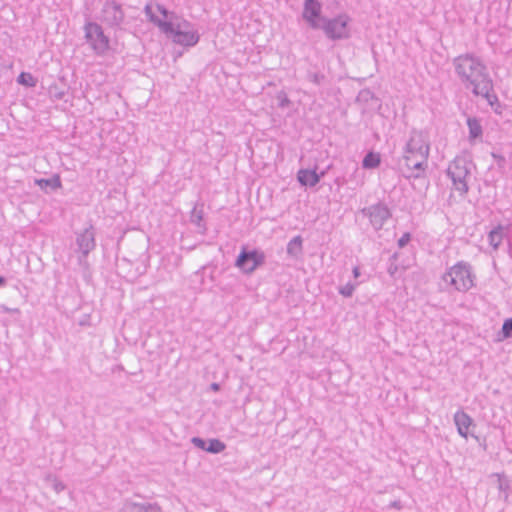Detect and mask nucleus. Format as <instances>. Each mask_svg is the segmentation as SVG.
Masks as SVG:
<instances>
[{
  "mask_svg": "<svg viewBox=\"0 0 512 512\" xmlns=\"http://www.w3.org/2000/svg\"><path fill=\"white\" fill-rule=\"evenodd\" d=\"M17 83L19 85L25 86V87H35L37 84V79L30 73V72H24L22 71L17 79Z\"/></svg>",
  "mask_w": 512,
  "mask_h": 512,
  "instance_id": "cd10ccee",
  "label": "nucleus"
},
{
  "mask_svg": "<svg viewBox=\"0 0 512 512\" xmlns=\"http://www.w3.org/2000/svg\"><path fill=\"white\" fill-rule=\"evenodd\" d=\"M144 13L148 21L158 27L160 32H189V22L161 4L147 3Z\"/></svg>",
  "mask_w": 512,
  "mask_h": 512,
  "instance_id": "f257e3e1",
  "label": "nucleus"
},
{
  "mask_svg": "<svg viewBox=\"0 0 512 512\" xmlns=\"http://www.w3.org/2000/svg\"><path fill=\"white\" fill-rule=\"evenodd\" d=\"M53 487H54V490H55L57 493H59V492H61V491H63V490L65 489V485H64V483H63V482H61V481H59V480H57V479H55V480H54Z\"/></svg>",
  "mask_w": 512,
  "mask_h": 512,
  "instance_id": "58836bf2",
  "label": "nucleus"
},
{
  "mask_svg": "<svg viewBox=\"0 0 512 512\" xmlns=\"http://www.w3.org/2000/svg\"><path fill=\"white\" fill-rule=\"evenodd\" d=\"M329 168H330V166H328L326 169H324V170H322V171H320V172L318 173L319 181H320V180H321V179L326 175L327 170H328Z\"/></svg>",
  "mask_w": 512,
  "mask_h": 512,
  "instance_id": "c03bdc74",
  "label": "nucleus"
},
{
  "mask_svg": "<svg viewBox=\"0 0 512 512\" xmlns=\"http://www.w3.org/2000/svg\"><path fill=\"white\" fill-rule=\"evenodd\" d=\"M191 443L194 447L211 454H219L226 449V444L218 438H210L206 440L195 436L192 437Z\"/></svg>",
  "mask_w": 512,
  "mask_h": 512,
  "instance_id": "ddd939ff",
  "label": "nucleus"
},
{
  "mask_svg": "<svg viewBox=\"0 0 512 512\" xmlns=\"http://www.w3.org/2000/svg\"><path fill=\"white\" fill-rule=\"evenodd\" d=\"M297 181L302 187L312 188L319 183L317 166L312 169H299L297 172Z\"/></svg>",
  "mask_w": 512,
  "mask_h": 512,
  "instance_id": "f3484780",
  "label": "nucleus"
},
{
  "mask_svg": "<svg viewBox=\"0 0 512 512\" xmlns=\"http://www.w3.org/2000/svg\"><path fill=\"white\" fill-rule=\"evenodd\" d=\"M498 336L499 339H507L512 337V317L504 321Z\"/></svg>",
  "mask_w": 512,
  "mask_h": 512,
  "instance_id": "2f4dec72",
  "label": "nucleus"
},
{
  "mask_svg": "<svg viewBox=\"0 0 512 512\" xmlns=\"http://www.w3.org/2000/svg\"><path fill=\"white\" fill-rule=\"evenodd\" d=\"M287 254L292 258H299L303 254V238L301 235H296L287 244Z\"/></svg>",
  "mask_w": 512,
  "mask_h": 512,
  "instance_id": "b1692460",
  "label": "nucleus"
},
{
  "mask_svg": "<svg viewBox=\"0 0 512 512\" xmlns=\"http://www.w3.org/2000/svg\"><path fill=\"white\" fill-rule=\"evenodd\" d=\"M497 158L499 159V162H500V163H501V162H504V158H503V157L499 156V157H497Z\"/></svg>",
  "mask_w": 512,
  "mask_h": 512,
  "instance_id": "09e8293b",
  "label": "nucleus"
},
{
  "mask_svg": "<svg viewBox=\"0 0 512 512\" xmlns=\"http://www.w3.org/2000/svg\"><path fill=\"white\" fill-rule=\"evenodd\" d=\"M471 162H467L465 158L456 157L449 165L447 174L450 176L456 190L461 193L468 191L466 178L470 174Z\"/></svg>",
  "mask_w": 512,
  "mask_h": 512,
  "instance_id": "39448f33",
  "label": "nucleus"
},
{
  "mask_svg": "<svg viewBox=\"0 0 512 512\" xmlns=\"http://www.w3.org/2000/svg\"><path fill=\"white\" fill-rule=\"evenodd\" d=\"M388 508L401 510L403 508V505L400 500H394V501L390 502V504L388 505Z\"/></svg>",
  "mask_w": 512,
  "mask_h": 512,
  "instance_id": "ea45409f",
  "label": "nucleus"
},
{
  "mask_svg": "<svg viewBox=\"0 0 512 512\" xmlns=\"http://www.w3.org/2000/svg\"><path fill=\"white\" fill-rule=\"evenodd\" d=\"M265 253L258 249H249L247 245H243L237 255L234 265L246 275L252 274L258 267L265 263Z\"/></svg>",
  "mask_w": 512,
  "mask_h": 512,
  "instance_id": "20e7f679",
  "label": "nucleus"
},
{
  "mask_svg": "<svg viewBox=\"0 0 512 512\" xmlns=\"http://www.w3.org/2000/svg\"><path fill=\"white\" fill-rule=\"evenodd\" d=\"M349 17L347 15H339L332 19L322 20L324 32H341L347 25Z\"/></svg>",
  "mask_w": 512,
  "mask_h": 512,
  "instance_id": "aec40b11",
  "label": "nucleus"
},
{
  "mask_svg": "<svg viewBox=\"0 0 512 512\" xmlns=\"http://www.w3.org/2000/svg\"><path fill=\"white\" fill-rule=\"evenodd\" d=\"M221 389V385L217 382H213L210 384V390L214 391V392H218L220 391Z\"/></svg>",
  "mask_w": 512,
  "mask_h": 512,
  "instance_id": "79ce46f5",
  "label": "nucleus"
},
{
  "mask_svg": "<svg viewBox=\"0 0 512 512\" xmlns=\"http://www.w3.org/2000/svg\"><path fill=\"white\" fill-rule=\"evenodd\" d=\"M504 237V227L499 225L492 229L488 234L489 244L493 249H497Z\"/></svg>",
  "mask_w": 512,
  "mask_h": 512,
  "instance_id": "a878e982",
  "label": "nucleus"
},
{
  "mask_svg": "<svg viewBox=\"0 0 512 512\" xmlns=\"http://www.w3.org/2000/svg\"><path fill=\"white\" fill-rule=\"evenodd\" d=\"M85 43L94 51L98 56H104L112 48L111 40L107 34H84Z\"/></svg>",
  "mask_w": 512,
  "mask_h": 512,
  "instance_id": "9b49d317",
  "label": "nucleus"
},
{
  "mask_svg": "<svg viewBox=\"0 0 512 512\" xmlns=\"http://www.w3.org/2000/svg\"><path fill=\"white\" fill-rule=\"evenodd\" d=\"M203 203L197 202L193 209L190 212V221L192 224L196 225L198 227V232L202 235L206 234L207 227L204 222V212H203Z\"/></svg>",
  "mask_w": 512,
  "mask_h": 512,
  "instance_id": "412c9836",
  "label": "nucleus"
},
{
  "mask_svg": "<svg viewBox=\"0 0 512 512\" xmlns=\"http://www.w3.org/2000/svg\"><path fill=\"white\" fill-rule=\"evenodd\" d=\"M167 37L166 46L170 45V53L174 61L180 58L185 50L195 46L200 39V34H165Z\"/></svg>",
  "mask_w": 512,
  "mask_h": 512,
  "instance_id": "423d86ee",
  "label": "nucleus"
},
{
  "mask_svg": "<svg viewBox=\"0 0 512 512\" xmlns=\"http://www.w3.org/2000/svg\"><path fill=\"white\" fill-rule=\"evenodd\" d=\"M328 41H329V47L333 48V42L340 39H348L350 34H325Z\"/></svg>",
  "mask_w": 512,
  "mask_h": 512,
  "instance_id": "72a5a7b5",
  "label": "nucleus"
},
{
  "mask_svg": "<svg viewBox=\"0 0 512 512\" xmlns=\"http://www.w3.org/2000/svg\"><path fill=\"white\" fill-rule=\"evenodd\" d=\"M96 231L92 224H89L82 232L77 233L76 244L79 248L83 257H87L88 254L96 247Z\"/></svg>",
  "mask_w": 512,
  "mask_h": 512,
  "instance_id": "f8f14e48",
  "label": "nucleus"
},
{
  "mask_svg": "<svg viewBox=\"0 0 512 512\" xmlns=\"http://www.w3.org/2000/svg\"><path fill=\"white\" fill-rule=\"evenodd\" d=\"M442 280L447 287L451 286L456 291L464 292L474 285L471 267L464 262H458L452 266L444 273Z\"/></svg>",
  "mask_w": 512,
  "mask_h": 512,
  "instance_id": "f03ea898",
  "label": "nucleus"
},
{
  "mask_svg": "<svg viewBox=\"0 0 512 512\" xmlns=\"http://www.w3.org/2000/svg\"><path fill=\"white\" fill-rule=\"evenodd\" d=\"M69 87L64 79V77L58 78L57 82L51 84L48 88L49 97L52 100H62L66 93L68 92Z\"/></svg>",
  "mask_w": 512,
  "mask_h": 512,
  "instance_id": "4be33fe9",
  "label": "nucleus"
},
{
  "mask_svg": "<svg viewBox=\"0 0 512 512\" xmlns=\"http://www.w3.org/2000/svg\"><path fill=\"white\" fill-rule=\"evenodd\" d=\"M277 106L278 108L285 109L292 105V101L289 99L286 91L284 89L278 91L276 93Z\"/></svg>",
  "mask_w": 512,
  "mask_h": 512,
  "instance_id": "c756f323",
  "label": "nucleus"
},
{
  "mask_svg": "<svg viewBox=\"0 0 512 512\" xmlns=\"http://www.w3.org/2000/svg\"><path fill=\"white\" fill-rule=\"evenodd\" d=\"M34 184L46 194L56 191L62 187V181L59 174H53L51 178H35Z\"/></svg>",
  "mask_w": 512,
  "mask_h": 512,
  "instance_id": "a211bd4d",
  "label": "nucleus"
},
{
  "mask_svg": "<svg viewBox=\"0 0 512 512\" xmlns=\"http://www.w3.org/2000/svg\"><path fill=\"white\" fill-rule=\"evenodd\" d=\"M0 310H1V312L7 313V314H17V315L21 314V311L19 308H10L6 305H1Z\"/></svg>",
  "mask_w": 512,
  "mask_h": 512,
  "instance_id": "e433bc0d",
  "label": "nucleus"
},
{
  "mask_svg": "<svg viewBox=\"0 0 512 512\" xmlns=\"http://www.w3.org/2000/svg\"><path fill=\"white\" fill-rule=\"evenodd\" d=\"M334 183L340 188L347 183V180L343 176H338L335 178Z\"/></svg>",
  "mask_w": 512,
  "mask_h": 512,
  "instance_id": "a19ab883",
  "label": "nucleus"
},
{
  "mask_svg": "<svg viewBox=\"0 0 512 512\" xmlns=\"http://www.w3.org/2000/svg\"><path fill=\"white\" fill-rule=\"evenodd\" d=\"M209 277H210V279H211V280H214L213 272L210 274V276H209Z\"/></svg>",
  "mask_w": 512,
  "mask_h": 512,
  "instance_id": "8fccbe9b",
  "label": "nucleus"
},
{
  "mask_svg": "<svg viewBox=\"0 0 512 512\" xmlns=\"http://www.w3.org/2000/svg\"><path fill=\"white\" fill-rule=\"evenodd\" d=\"M119 512H161V507L158 503H137L130 499H126Z\"/></svg>",
  "mask_w": 512,
  "mask_h": 512,
  "instance_id": "dca6fc26",
  "label": "nucleus"
},
{
  "mask_svg": "<svg viewBox=\"0 0 512 512\" xmlns=\"http://www.w3.org/2000/svg\"><path fill=\"white\" fill-rule=\"evenodd\" d=\"M482 84H484V86L482 87V98H485L487 100L488 104L491 106V108L494 110L496 114L501 115L504 106L500 103L498 97L487 89L489 81L485 80V75L483 73Z\"/></svg>",
  "mask_w": 512,
  "mask_h": 512,
  "instance_id": "6ab92c4d",
  "label": "nucleus"
},
{
  "mask_svg": "<svg viewBox=\"0 0 512 512\" xmlns=\"http://www.w3.org/2000/svg\"><path fill=\"white\" fill-rule=\"evenodd\" d=\"M398 256H399V255H398V253H397V252L393 253V254L390 256V258H389V262L394 261V262L396 263V261H397V259H398Z\"/></svg>",
  "mask_w": 512,
  "mask_h": 512,
  "instance_id": "a18cd8bd",
  "label": "nucleus"
},
{
  "mask_svg": "<svg viewBox=\"0 0 512 512\" xmlns=\"http://www.w3.org/2000/svg\"><path fill=\"white\" fill-rule=\"evenodd\" d=\"M124 18V13L122 11L121 5L116 1H106L103 5L101 12V19L103 22L107 23L109 26L114 27L118 26Z\"/></svg>",
  "mask_w": 512,
  "mask_h": 512,
  "instance_id": "9d476101",
  "label": "nucleus"
},
{
  "mask_svg": "<svg viewBox=\"0 0 512 512\" xmlns=\"http://www.w3.org/2000/svg\"><path fill=\"white\" fill-rule=\"evenodd\" d=\"M429 151L430 145L426 140L425 133L412 129L410 138L404 147V152L414 153L415 155L427 154V157H429Z\"/></svg>",
  "mask_w": 512,
  "mask_h": 512,
  "instance_id": "1a4fd4ad",
  "label": "nucleus"
},
{
  "mask_svg": "<svg viewBox=\"0 0 512 512\" xmlns=\"http://www.w3.org/2000/svg\"><path fill=\"white\" fill-rule=\"evenodd\" d=\"M480 60L474 59L470 56L458 57L455 61V70L463 82L473 85L472 92L478 96L480 95L479 84L477 77L480 75Z\"/></svg>",
  "mask_w": 512,
  "mask_h": 512,
  "instance_id": "7ed1b4c3",
  "label": "nucleus"
},
{
  "mask_svg": "<svg viewBox=\"0 0 512 512\" xmlns=\"http://www.w3.org/2000/svg\"><path fill=\"white\" fill-rule=\"evenodd\" d=\"M306 79L309 82H311L317 86H320L327 81V77L324 73H322L320 71H311V70L307 71Z\"/></svg>",
  "mask_w": 512,
  "mask_h": 512,
  "instance_id": "c85d7f7f",
  "label": "nucleus"
},
{
  "mask_svg": "<svg viewBox=\"0 0 512 512\" xmlns=\"http://www.w3.org/2000/svg\"><path fill=\"white\" fill-rule=\"evenodd\" d=\"M206 268H207V266H203L197 273L199 274L200 272L204 271Z\"/></svg>",
  "mask_w": 512,
  "mask_h": 512,
  "instance_id": "de8ad7c7",
  "label": "nucleus"
},
{
  "mask_svg": "<svg viewBox=\"0 0 512 512\" xmlns=\"http://www.w3.org/2000/svg\"><path fill=\"white\" fill-rule=\"evenodd\" d=\"M86 32H91V28L94 29L93 32H102V29H101V26H99L98 24L96 23H88L86 26Z\"/></svg>",
  "mask_w": 512,
  "mask_h": 512,
  "instance_id": "4c0bfd02",
  "label": "nucleus"
},
{
  "mask_svg": "<svg viewBox=\"0 0 512 512\" xmlns=\"http://www.w3.org/2000/svg\"><path fill=\"white\" fill-rule=\"evenodd\" d=\"M496 477H497V482H498V488L501 492L505 493L504 497H505V499H507L508 493L506 491L509 488V481L505 476H501V475L497 474Z\"/></svg>",
  "mask_w": 512,
  "mask_h": 512,
  "instance_id": "473e14b6",
  "label": "nucleus"
},
{
  "mask_svg": "<svg viewBox=\"0 0 512 512\" xmlns=\"http://www.w3.org/2000/svg\"><path fill=\"white\" fill-rule=\"evenodd\" d=\"M360 213L369 219L370 224L376 231L382 229L385 222L392 217L391 210L382 201L362 208Z\"/></svg>",
  "mask_w": 512,
  "mask_h": 512,
  "instance_id": "0eeeda50",
  "label": "nucleus"
},
{
  "mask_svg": "<svg viewBox=\"0 0 512 512\" xmlns=\"http://www.w3.org/2000/svg\"><path fill=\"white\" fill-rule=\"evenodd\" d=\"M352 274L354 278H358L361 275L359 266L353 267Z\"/></svg>",
  "mask_w": 512,
  "mask_h": 512,
  "instance_id": "37998d69",
  "label": "nucleus"
},
{
  "mask_svg": "<svg viewBox=\"0 0 512 512\" xmlns=\"http://www.w3.org/2000/svg\"><path fill=\"white\" fill-rule=\"evenodd\" d=\"M321 5L318 0H305L303 16L311 22L313 28H318V22H322L323 18L320 17Z\"/></svg>",
  "mask_w": 512,
  "mask_h": 512,
  "instance_id": "2eb2a0df",
  "label": "nucleus"
},
{
  "mask_svg": "<svg viewBox=\"0 0 512 512\" xmlns=\"http://www.w3.org/2000/svg\"><path fill=\"white\" fill-rule=\"evenodd\" d=\"M398 270L399 266L397 265V263H395L394 261L389 262L387 272L392 278L396 277Z\"/></svg>",
  "mask_w": 512,
  "mask_h": 512,
  "instance_id": "c9c22d12",
  "label": "nucleus"
},
{
  "mask_svg": "<svg viewBox=\"0 0 512 512\" xmlns=\"http://www.w3.org/2000/svg\"><path fill=\"white\" fill-rule=\"evenodd\" d=\"M381 164V156L380 153L374 151H368L363 160L362 167L364 169H375L378 168Z\"/></svg>",
  "mask_w": 512,
  "mask_h": 512,
  "instance_id": "393cba45",
  "label": "nucleus"
},
{
  "mask_svg": "<svg viewBox=\"0 0 512 512\" xmlns=\"http://www.w3.org/2000/svg\"><path fill=\"white\" fill-rule=\"evenodd\" d=\"M427 160V154L415 155L414 153L412 154L404 152V165L410 171V174L407 175L406 177L415 179L425 177Z\"/></svg>",
  "mask_w": 512,
  "mask_h": 512,
  "instance_id": "6e6552de",
  "label": "nucleus"
},
{
  "mask_svg": "<svg viewBox=\"0 0 512 512\" xmlns=\"http://www.w3.org/2000/svg\"><path fill=\"white\" fill-rule=\"evenodd\" d=\"M355 102L363 105H368L370 102H372L373 104H375L378 110L382 106L380 98L377 97L375 93L371 91L369 88H364L360 90L358 95L356 96Z\"/></svg>",
  "mask_w": 512,
  "mask_h": 512,
  "instance_id": "5701e85b",
  "label": "nucleus"
},
{
  "mask_svg": "<svg viewBox=\"0 0 512 512\" xmlns=\"http://www.w3.org/2000/svg\"><path fill=\"white\" fill-rule=\"evenodd\" d=\"M359 285V282H348L344 286H340L338 288V292L340 295H342L345 298H349L353 295L356 287Z\"/></svg>",
  "mask_w": 512,
  "mask_h": 512,
  "instance_id": "7c9ffc66",
  "label": "nucleus"
},
{
  "mask_svg": "<svg viewBox=\"0 0 512 512\" xmlns=\"http://www.w3.org/2000/svg\"><path fill=\"white\" fill-rule=\"evenodd\" d=\"M454 421L457 426V430L461 436L467 438L468 435H471L476 440L478 437L474 434L473 431H470V427H476V424L473 422L472 418L463 411H458L454 415Z\"/></svg>",
  "mask_w": 512,
  "mask_h": 512,
  "instance_id": "4468645a",
  "label": "nucleus"
},
{
  "mask_svg": "<svg viewBox=\"0 0 512 512\" xmlns=\"http://www.w3.org/2000/svg\"><path fill=\"white\" fill-rule=\"evenodd\" d=\"M467 125L469 127V139L473 141L480 136V120L476 117H468Z\"/></svg>",
  "mask_w": 512,
  "mask_h": 512,
  "instance_id": "bb28decb",
  "label": "nucleus"
},
{
  "mask_svg": "<svg viewBox=\"0 0 512 512\" xmlns=\"http://www.w3.org/2000/svg\"><path fill=\"white\" fill-rule=\"evenodd\" d=\"M411 240V234L409 232L404 233L397 241L399 248H404Z\"/></svg>",
  "mask_w": 512,
  "mask_h": 512,
  "instance_id": "f704fd0d",
  "label": "nucleus"
},
{
  "mask_svg": "<svg viewBox=\"0 0 512 512\" xmlns=\"http://www.w3.org/2000/svg\"><path fill=\"white\" fill-rule=\"evenodd\" d=\"M7 283V279L4 276L0 275V287L5 286Z\"/></svg>",
  "mask_w": 512,
  "mask_h": 512,
  "instance_id": "49530a36",
  "label": "nucleus"
}]
</instances>
